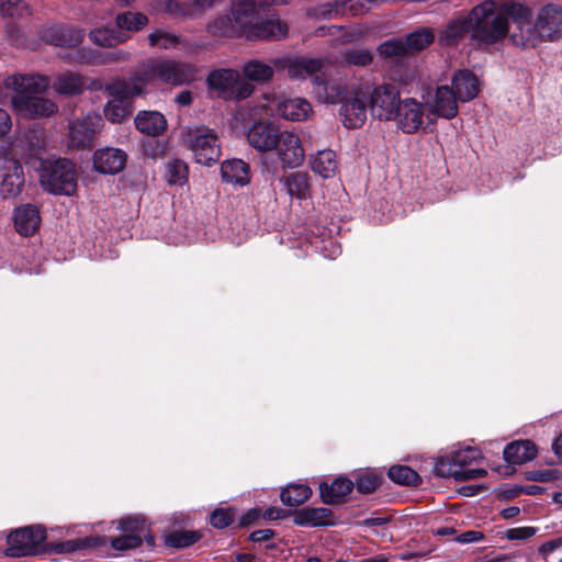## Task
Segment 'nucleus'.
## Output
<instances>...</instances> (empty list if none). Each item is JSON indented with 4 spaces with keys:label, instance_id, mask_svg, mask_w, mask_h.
I'll use <instances>...</instances> for the list:
<instances>
[{
    "label": "nucleus",
    "instance_id": "c9c22d12",
    "mask_svg": "<svg viewBox=\"0 0 562 562\" xmlns=\"http://www.w3.org/2000/svg\"><path fill=\"white\" fill-rule=\"evenodd\" d=\"M222 178L225 182L247 184L249 182V166L241 159L226 160L221 166Z\"/></svg>",
    "mask_w": 562,
    "mask_h": 562
},
{
    "label": "nucleus",
    "instance_id": "6e6d98bb",
    "mask_svg": "<svg viewBox=\"0 0 562 562\" xmlns=\"http://www.w3.org/2000/svg\"><path fill=\"white\" fill-rule=\"evenodd\" d=\"M345 63L355 66H368L371 64L373 56L369 49H349L342 54Z\"/></svg>",
    "mask_w": 562,
    "mask_h": 562
},
{
    "label": "nucleus",
    "instance_id": "473e14b6",
    "mask_svg": "<svg viewBox=\"0 0 562 562\" xmlns=\"http://www.w3.org/2000/svg\"><path fill=\"white\" fill-rule=\"evenodd\" d=\"M117 529L123 533L138 536L139 543L146 541L149 547L155 546V537L150 533L149 525L142 517H125L117 520Z\"/></svg>",
    "mask_w": 562,
    "mask_h": 562
},
{
    "label": "nucleus",
    "instance_id": "ddd939ff",
    "mask_svg": "<svg viewBox=\"0 0 562 562\" xmlns=\"http://www.w3.org/2000/svg\"><path fill=\"white\" fill-rule=\"evenodd\" d=\"M102 127V119L94 113L87 114L81 120L69 123V146L86 148L92 145L95 134Z\"/></svg>",
    "mask_w": 562,
    "mask_h": 562
},
{
    "label": "nucleus",
    "instance_id": "5701e85b",
    "mask_svg": "<svg viewBox=\"0 0 562 562\" xmlns=\"http://www.w3.org/2000/svg\"><path fill=\"white\" fill-rule=\"evenodd\" d=\"M289 27L285 22L279 19H268L258 21L251 29L247 31L248 40H272L279 41L286 36Z\"/></svg>",
    "mask_w": 562,
    "mask_h": 562
},
{
    "label": "nucleus",
    "instance_id": "774afa93",
    "mask_svg": "<svg viewBox=\"0 0 562 562\" xmlns=\"http://www.w3.org/2000/svg\"><path fill=\"white\" fill-rule=\"evenodd\" d=\"M12 127V120L10 114L3 110L0 109V137H3L7 135Z\"/></svg>",
    "mask_w": 562,
    "mask_h": 562
},
{
    "label": "nucleus",
    "instance_id": "4d7b16f0",
    "mask_svg": "<svg viewBox=\"0 0 562 562\" xmlns=\"http://www.w3.org/2000/svg\"><path fill=\"white\" fill-rule=\"evenodd\" d=\"M110 544L114 550L117 551L132 550L140 546L138 536H131L123 532L119 537L111 538Z\"/></svg>",
    "mask_w": 562,
    "mask_h": 562
},
{
    "label": "nucleus",
    "instance_id": "a19ab883",
    "mask_svg": "<svg viewBox=\"0 0 562 562\" xmlns=\"http://www.w3.org/2000/svg\"><path fill=\"white\" fill-rule=\"evenodd\" d=\"M312 490L305 484H291L281 491V502L286 506H299L310 498Z\"/></svg>",
    "mask_w": 562,
    "mask_h": 562
},
{
    "label": "nucleus",
    "instance_id": "69168bd1",
    "mask_svg": "<svg viewBox=\"0 0 562 562\" xmlns=\"http://www.w3.org/2000/svg\"><path fill=\"white\" fill-rule=\"evenodd\" d=\"M484 538L483 532L476 530H469L457 535L453 540L458 543H475Z\"/></svg>",
    "mask_w": 562,
    "mask_h": 562
},
{
    "label": "nucleus",
    "instance_id": "cd10ccee",
    "mask_svg": "<svg viewBox=\"0 0 562 562\" xmlns=\"http://www.w3.org/2000/svg\"><path fill=\"white\" fill-rule=\"evenodd\" d=\"M274 67L273 59L268 64L261 59L252 58L244 64L241 71L245 80L250 83H267L274 76Z\"/></svg>",
    "mask_w": 562,
    "mask_h": 562
},
{
    "label": "nucleus",
    "instance_id": "412c9836",
    "mask_svg": "<svg viewBox=\"0 0 562 562\" xmlns=\"http://www.w3.org/2000/svg\"><path fill=\"white\" fill-rule=\"evenodd\" d=\"M126 158L127 156L124 150L106 147L94 153L93 166L101 173L115 175L123 170Z\"/></svg>",
    "mask_w": 562,
    "mask_h": 562
},
{
    "label": "nucleus",
    "instance_id": "e2e57ef3",
    "mask_svg": "<svg viewBox=\"0 0 562 562\" xmlns=\"http://www.w3.org/2000/svg\"><path fill=\"white\" fill-rule=\"evenodd\" d=\"M165 11L175 16L188 18L192 15L191 11L177 0H168L165 4Z\"/></svg>",
    "mask_w": 562,
    "mask_h": 562
},
{
    "label": "nucleus",
    "instance_id": "2f4dec72",
    "mask_svg": "<svg viewBox=\"0 0 562 562\" xmlns=\"http://www.w3.org/2000/svg\"><path fill=\"white\" fill-rule=\"evenodd\" d=\"M469 36L472 43V27L470 26L469 14L458 18L446 26L440 33V42L445 45H457L464 37Z\"/></svg>",
    "mask_w": 562,
    "mask_h": 562
},
{
    "label": "nucleus",
    "instance_id": "e433bc0d",
    "mask_svg": "<svg viewBox=\"0 0 562 562\" xmlns=\"http://www.w3.org/2000/svg\"><path fill=\"white\" fill-rule=\"evenodd\" d=\"M312 170L324 179L333 178L337 170L338 164L335 151L330 149L319 150L312 159Z\"/></svg>",
    "mask_w": 562,
    "mask_h": 562
},
{
    "label": "nucleus",
    "instance_id": "6e6552de",
    "mask_svg": "<svg viewBox=\"0 0 562 562\" xmlns=\"http://www.w3.org/2000/svg\"><path fill=\"white\" fill-rule=\"evenodd\" d=\"M46 539V531L42 526H26L10 532L7 537L8 557L20 558L36 554Z\"/></svg>",
    "mask_w": 562,
    "mask_h": 562
},
{
    "label": "nucleus",
    "instance_id": "7c9ffc66",
    "mask_svg": "<svg viewBox=\"0 0 562 562\" xmlns=\"http://www.w3.org/2000/svg\"><path fill=\"white\" fill-rule=\"evenodd\" d=\"M333 513L325 507H305L299 510L293 518L296 526L319 527L331 524Z\"/></svg>",
    "mask_w": 562,
    "mask_h": 562
},
{
    "label": "nucleus",
    "instance_id": "39448f33",
    "mask_svg": "<svg viewBox=\"0 0 562 562\" xmlns=\"http://www.w3.org/2000/svg\"><path fill=\"white\" fill-rule=\"evenodd\" d=\"M149 85L159 80L167 85L182 86L195 77V67L175 59H153L143 64Z\"/></svg>",
    "mask_w": 562,
    "mask_h": 562
},
{
    "label": "nucleus",
    "instance_id": "603ef678",
    "mask_svg": "<svg viewBox=\"0 0 562 562\" xmlns=\"http://www.w3.org/2000/svg\"><path fill=\"white\" fill-rule=\"evenodd\" d=\"M381 484V476L374 473H362L356 477L353 486L361 494H371Z\"/></svg>",
    "mask_w": 562,
    "mask_h": 562
},
{
    "label": "nucleus",
    "instance_id": "f8f14e48",
    "mask_svg": "<svg viewBox=\"0 0 562 562\" xmlns=\"http://www.w3.org/2000/svg\"><path fill=\"white\" fill-rule=\"evenodd\" d=\"M424 116L425 104L414 98H405L401 100L393 121L403 133L413 134L422 128Z\"/></svg>",
    "mask_w": 562,
    "mask_h": 562
},
{
    "label": "nucleus",
    "instance_id": "f3484780",
    "mask_svg": "<svg viewBox=\"0 0 562 562\" xmlns=\"http://www.w3.org/2000/svg\"><path fill=\"white\" fill-rule=\"evenodd\" d=\"M276 68L286 69L288 76L291 79H305L307 77L318 76L322 70L323 64L319 59L315 58H293L288 59L284 57L273 58Z\"/></svg>",
    "mask_w": 562,
    "mask_h": 562
},
{
    "label": "nucleus",
    "instance_id": "f257e3e1",
    "mask_svg": "<svg viewBox=\"0 0 562 562\" xmlns=\"http://www.w3.org/2000/svg\"><path fill=\"white\" fill-rule=\"evenodd\" d=\"M472 27V45L488 48L501 42L508 33V18L522 22L530 10L520 3L497 4L493 0L475 5L469 13Z\"/></svg>",
    "mask_w": 562,
    "mask_h": 562
},
{
    "label": "nucleus",
    "instance_id": "052dcab7",
    "mask_svg": "<svg viewBox=\"0 0 562 562\" xmlns=\"http://www.w3.org/2000/svg\"><path fill=\"white\" fill-rule=\"evenodd\" d=\"M559 476V470L552 468L532 470L526 473L527 480L535 482H552L555 481Z\"/></svg>",
    "mask_w": 562,
    "mask_h": 562
},
{
    "label": "nucleus",
    "instance_id": "c85d7f7f",
    "mask_svg": "<svg viewBox=\"0 0 562 562\" xmlns=\"http://www.w3.org/2000/svg\"><path fill=\"white\" fill-rule=\"evenodd\" d=\"M278 114L289 121H304L312 113L311 103L302 98H291L278 104Z\"/></svg>",
    "mask_w": 562,
    "mask_h": 562
},
{
    "label": "nucleus",
    "instance_id": "4468645a",
    "mask_svg": "<svg viewBox=\"0 0 562 562\" xmlns=\"http://www.w3.org/2000/svg\"><path fill=\"white\" fill-rule=\"evenodd\" d=\"M40 37L49 45L75 47L82 42L83 31L74 26L49 24L41 29Z\"/></svg>",
    "mask_w": 562,
    "mask_h": 562
},
{
    "label": "nucleus",
    "instance_id": "a878e982",
    "mask_svg": "<svg viewBox=\"0 0 562 562\" xmlns=\"http://www.w3.org/2000/svg\"><path fill=\"white\" fill-rule=\"evenodd\" d=\"M134 123L137 131L153 137L161 135L167 128V120L158 111H139Z\"/></svg>",
    "mask_w": 562,
    "mask_h": 562
},
{
    "label": "nucleus",
    "instance_id": "3c124183",
    "mask_svg": "<svg viewBox=\"0 0 562 562\" xmlns=\"http://www.w3.org/2000/svg\"><path fill=\"white\" fill-rule=\"evenodd\" d=\"M150 46L169 49L179 44V37L176 34L169 33L165 30H156L148 35Z\"/></svg>",
    "mask_w": 562,
    "mask_h": 562
},
{
    "label": "nucleus",
    "instance_id": "9d476101",
    "mask_svg": "<svg viewBox=\"0 0 562 562\" xmlns=\"http://www.w3.org/2000/svg\"><path fill=\"white\" fill-rule=\"evenodd\" d=\"M147 86H149V81L142 65L128 78L115 79L106 83L104 91L111 98H119L132 103L134 98L145 94Z\"/></svg>",
    "mask_w": 562,
    "mask_h": 562
},
{
    "label": "nucleus",
    "instance_id": "de8ad7c7",
    "mask_svg": "<svg viewBox=\"0 0 562 562\" xmlns=\"http://www.w3.org/2000/svg\"><path fill=\"white\" fill-rule=\"evenodd\" d=\"M201 538V533L198 531H191V530H180V531H173L170 532L166 537V544L171 548H187L196 541H199Z\"/></svg>",
    "mask_w": 562,
    "mask_h": 562
},
{
    "label": "nucleus",
    "instance_id": "09e8293b",
    "mask_svg": "<svg viewBox=\"0 0 562 562\" xmlns=\"http://www.w3.org/2000/svg\"><path fill=\"white\" fill-rule=\"evenodd\" d=\"M165 177L169 184H183L188 178V167L186 162L173 159L166 165Z\"/></svg>",
    "mask_w": 562,
    "mask_h": 562
},
{
    "label": "nucleus",
    "instance_id": "f704fd0d",
    "mask_svg": "<svg viewBox=\"0 0 562 562\" xmlns=\"http://www.w3.org/2000/svg\"><path fill=\"white\" fill-rule=\"evenodd\" d=\"M282 183L291 198L306 200L311 196L310 176L303 171L291 172L282 178Z\"/></svg>",
    "mask_w": 562,
    "mask_h": 562
},
{
    "label": "nucleus",
    "instance_id": "0e129e2a",
    "mask_svg": "<svg viewBox=\"0 0 562 562\" xmlns=\"http://www.w3.org/2000/svg\"><path fill=\"white\" fill-rule=\"evenodd\" d=\"M537 529L533 527H517L507 531L509 540H526L536 535Z\"/></svg>",
    "mask_w": 562,
    "mask_h": 562
},
{
    "label": "nucleus",
    "instance_id": "864d4df0",
    "mask_svg": "<svg viewBox=\"0 0 562 562\" xmlns=\"http://www.w3.org/2000/svg\"><path fill=\"white\" fill-rule=\"evenodd\" d=\"M127 53L123 50H119L115 53L108 54L106 56H103L97 52H89V53H80V55L77 57L79 61L99 65L104 64L108 60H117V59H125L127 57Z\"/></svg>",
    "mask_w": 562,
    "mask_h": 562
},
{
    "label": "nucleus",
    "instance_id": "5fc2aeb1",
    "mask_svg": "<svg viewBox=\"0 0 562 562\" xmlns=\"http://www.w3.org/2000/svg\"><path fill=\"white\" fill-rule=\"evenodd\" d=\"M315 36H337L341 40V43H349L353 41L357 35L355 32H349L345 30L342 26L329 25V26H319L314 32Z\"/></svg>",
    "mask_w": 562,
    "mask_h": 562
},
{
    "label": "nucleus",
    "instance_id": "6ab92c4d",
    "mask_svg": "<svg viewBox=\"0 0 562 562\" xmlns=\"http://www.w3.org/2000/svg\"><path fill=\"white\" fill-rule=\"evenodd\" d=\"M458 101L453 89L448 86L437 87L431 99L426 100L431 113L440 117L450 120L458 114Z\"/></svg>",
    "mask_w": 562,
    "mask_h": 562
},
{
    "label": "nucleus",
    "instance_id": "680f3d73",
    "mask_svg": "<svg viewBox=\"0 0 562 562\" xmlns=\"http://www.w3.org/2000/svg\"><path fill=\"white\" fill-rule=\"evenodd\" d=\"M89 546L88 539H76V540H67L58 543L56 546V552L58 553H69L80 550Z\"/></svg>",
    "mask_w": 562,
    "mask_h": 562
},
{
    "label": "nucleus",
    "instance_id": "a211bd4d",
    "mask_svg": "<svg viewBox=\"0 0 562 562\" xmlns=\"http://www.w3.org/2000/svg\"><path fill=\"white\" fill-rule=\"evenodd\" d=\"M539 35L553 41L562 34V7L550 3L541 9L536 24Z\"/></svg>",
    "mask_w": 562,
    "mask_h": 562
},
{
    "label": "nucleus",
    "instance_id": "58836bf2",
    "mask_svg": "<svg viewBox=\"0 0 562 562\" xmlns=\"http://www.w3.org/2000/svg\"><path fill=\"white\" fill-rule=\"evenodd\" d=\"M148 16L142 12L125 11L116 15L115 25L117 31L123 33L124 31L138 32L148 24Z\"/></svg>",
    "mask_w": 562,
    "mask_h": 562
},
{
    "label": "nucleus",
    "instance_id": "4c0bfd02",
    "mask_svg": "<svg viewBox=\"0 0 562 562\" xmlns=\"http://www.w3.org/2000/svg\"><path fill=\"white\" fill-rule=\"evenodd\" d=\"M53 87L59 94L74 95L83 91L85 81L80 75L67 71L57 76Z\"/></svg>",
    "mask_w": 562,
    "mask_h": 562
},
{
    "label": "nucleus",
    "instance_id": "79ce46f5",
    "mask_svg": "<svg viewBox=\"0 0 562 562\" xmlns=\"http://www.w3.org/2000/svg\"><path fill=\"white\" fill-rule=\"evenodd\" d=\"M103 112L109 121L120 123L132 113V103L119 98H111L104 105Z\"/></svg>",
    "mask_w": 562,
    "mask_h": 562
},
{
    "label": "nucleus",
    "instance_id": "ea45409f",
    "mask_svg": "<svg viewBox=\"0 0 562 562\" xmlns=\"http://www.w3.org/2000/svg\"><path fill=\"white\" fill-rule=\"evenodd\" d=\"M92 43L98 46L111 47L115 44L123 43L128 36L113 27H98L89 33Z\"/></svg>",
    "mask_w": 562,
    "mask_h": 562
},
{
    "label": "nucleus",
    "instance_id": "8fccbe9b",
    "mask_svg": "<svg viewBox=\"0 0 562 562\" xmlns=\"http://www.w3.org/2000/svg\"><path fill=\"white\" fill-rule=\"evenodd\" d=\"M378 52L384 58H400L408 53L404 40L401 38L383 42L379 45Z\"/></svg>",
    "mask_w": 562,
    "mask_h": 562
},
{
    "label": "nucleus",
    "instance_id": "bb28decb",
    "mask_svg": "<svg viewBox=\"0 0 562 562\" xmlns=\"http://www.w3.org/2000/svg\"><path fill=\"white\" fill-rule=\"evenodd\" d=\"M452 89L461 102L474 99L479 93V80L470 70H460L452 78Z\"/></svg>",
    "mask_w": 562,
    "mask_h": 562
},
{
    "label": "nucleus",
    "instance_id": "37998d69",
    "mask_svg": "<svg viewBox=\"0 0 562 562\" xmlns=\"http://www.w3.org/2000/svg\"><path fill=\"white\" fill-rule=\"evenodd\" d=\"M435 40L434 32L428 27L418 29L406 36L407 52H418L426 48Z\"/></svg>",
    "mask_w": 562,
    "mask_h": 562
},
{
    "label": "nucleus",
    "instance_id": "0eeeda50",
    "mask_svg": "<svg viewBox=\"0 0 562 562\" xmlns=\"http://www.w3.org/2000/svg\"><path fill=\"white\" fill-rule=\"evenodd\" d=\"M187 143L198 164L211 166L218 161L221 144L213 130L206 126L195 127L187 134Z\"/></svg>",
    "mask_w": 562,
    "mask_h": 562
},
{
    "label": "nucleus",
    "instance_id": "b1692460",
    "mask_svg": "<svg viewBox=\"0 0 562 562\" xmlns=\"http://www.w3.org/2000/svg\"><path fill=\"white\" fill-rule=\"evenodd\" d=\"M312 83L314 95L323 103L341 102L347 94L345 87L338 81H326L321 76H315Z\"/></svg>",
    "mask_w": 562,
    "mask_h": 562
},
{
    "label": "nucleus",
    "instance_id": "338daca9",
    "mask_svg": "<svg viewBox=\"0 0 562 562\" xmlns=\"http://www.w3.org/2000/svg\"><path fill=\"white\" fill-rule=\"evenodd\" d=\"M562 547V538H557L553 540H550L548 542H544L539 547V554L544 559L549 560V557L552 552L560 549Z\"/></svg>",
    "mask_w": 562,
    "mask_h": 562
},
{
    "label": "nucleus",
    "instance_id": "4be33fe9",
    "mask_svg": "<svg viewBox=\"0 0 562 562\" xmlns=\"http://www.w3.org/2000/svg\"><path fill=\"white\" fill-rule=\"evenodd\" d=\"M279 131L270 123L255 122L248 130L247 139L258 151L273 150Z\"/></svg>",
    "mask_w": 562,
    "mask_h": 562
},
{
    "label": "nucleus",
    "instance_id": "1a4fd4ad",
    "mask_svg": "<svg viewBox=\"0 0 562 562\" xmlns=\"http://www.w3.org/2000/svg\"><path fill=\"white\" fill-rule=\"evenodd\" d=\"M400 90L390 83H382L373 88L370 93V111L379 121H393L401 105Z\"/></svg>",
    "mask_w": 562,
    "mask_h": 562
},
{
    "label": "nucleus",
    "instance_id": "393cba45",
    "mask_svg": "<svg viewBox=\"0 0 562 562\" xmlns=\"http://www.w3.org/2000/svg\"><path fill=\"white\" fill-rule=\"evenodd\" d=\"M41 224L38 209L33 204H24L14 211V225L19 234L31 236L36 233Z\"/></svg>",
    "mask_w": 562,
    "mask_h": 562
},
{
    "label": "nucleus",
    "instance_id": "72a5a7b5",
    "mask_svg": "<svg viewBox=\"0 0 562 562\" xmlns=\"http://www.w3.org/2000/svg\"><path fill=\"white\" fill-rule=\"evenodd\" d=\"M504 459L512 464H522L531 461L537 456L536 446L529 440H520L508 443L504 451Z\"/></svg>",
    "mask_w": 562,
    "mask_h": 562
},
{
    "label": "nucleus",
    "instance_id": "dca6fc26",
    "mask_svg": "<svg viewBox=\"0 0 562 562\" xmlns=\"http://www.w3.org/2000/svg\"><path fill=\"white\" fill-rule=\"evenodd\" d=\"M266 1L267 0H237L233 3V19L238 29L243 31V35L246 36L247 31L259 21Z\"/></svg>",
    "mask_w": 562,
    "mask_h": 562
},
{
    "label": "nucleus",
    "instance_id": "7ed1b4c3",
    "mask_svg": "<svg viewBox=\"0 0 562 562\" xmlns=\"http://www.w3.org/2000/svg\"><path fill=\"white\" fill-rule=\"evenodd\" d=\"M43 189L56 195H72L77 190V172L67 159L42 160L38 168Z\"/></svg>",
    "mask_w": 562,
    "mask_h": 562
},
{
    "label": "nucleus",
    "instance_id": "aec40b11",
    "mask_svg": "<svg viewBox=\"0 0 562 562\" xmlns=\"http://www.w3.org/2000/svg\"><path fill=\"white\" fill-rule=\"evenodd\" d=\"M0 181V194L2 198H13L21 193L24 184V172L22 165L16 160H5L2 167Z\"/></svg>",
    "mask_w": 562,
    "mask_h": 562
},
{
    "label": "nucleus",
    "instance_id": "f03ea898",
    "mask_svg": "<svg viewBox=\"0 0 562 562\" xmlns=\"http://www.w3.org/2000/svg\"><path fill=\"white\" fill-rule=\"evenodd\" d=\"M3 83L7 90L15 93L11 98V104L19 115L37 119L50 116L57 111L53 101L40 95L49 86L48 77L37 74H14L5 77Z\"/></svg>",
    "mask_w": 562,
    "mask_h": 562
},
{
    "label": "nucleus",
    "instance_id": "2eb2a0df",
    "mask_svg": "<svg viewBox=\"0 0 562 562\" xmlns=\"http://www.w3.org/2000/svg\"><path fill=\"white\" fill-rule=\"evenodd\" d=\"M340 116L347 128L361 127L367 121L366 97L359 91L352 92L348 98L345 97L341 101Z\"/></svg>",
    "mask_w": 562,
    "mask_h": 562
},
{
    "label": "nucleus",
    "instance_id": "9b49d317",
    "mask_svg": "<svg viewBox=\"0 0 562 562\" xmlns=\"http://www.w3.org/2000/svg\"><path fill=\"white\" fill-rule=\"evenodd\" d=\"M278 140L273 150H276L282 165L288 168L301 166L305 158V153L300 137L291 131H282L278 134Z\"/></svg>",
    "mask_w": 562,
    "mask_h": 562
},
{
    "label": "nucleus",
    "instance_id": "c756f323",
    "mask_svg": "<svg viewBox=\"0 0 562 562\" xmlns=\"http://www.w3.org/2000/svg\"><path fill=\"white\" fill-rule=\"evenodd\" d=\"M353 482L347 477H337L331 484L321 483L319 493L325 504H338L352 491Z\"/></svg>",
    "mask_w": 562,
    "mask_h": 562
},
{
    "label": "nucleus",
    "instance_id": "423d86ee",
    "mask_svg": "<svg viewBox=\"0 0 562 562\" xmlns=\"http://www.w3.org/2000/svg\"><path fill=\"white\" fill-rule=\"evenodd\" d=\"M479 457L480 452L471 447L451 451L449 454L438 459L435 470L440 476L451 475L459 480L480 479L486 475L484 469L463 470L464 465L475 461Z\"/></svg>",
    "mask_w": 562,
    "mask_h": 562
},
{
    "label": "nucleus",
    "instance_id": "13d9d810",
    "mask_svg": "<svg viewBox=\"0 0 562 562\" xmlns=\"http://www.w3.org/2000/svg\"><path fill=\"white\" fill-rule=\"evenodd\" d=\"M26 10L22 0H0V13L7 18H19Z\"/></svg>",
    "mask_w": 562,
    "mask_h": 562
},
{
    "label": "nucleus",
    "instance_id": "a18cd8bd",
    "mask_svg": "<svg viewBox=\"0 0 562 562\" xmlns=\"http://www.w3.org/2000/svg\"><path fill=\"white\" fill-rule=\"evenodd\" d=\"M389 477L401 485H416L419 482V475L407 465H393L387 471Z\"/></svg>",
    "mask_w": 562,
    "mask_h": 562
},
{
    "label": "nucleus",
    "instance_id": "49530a36",
    "mask_svg": "<svg viewBox=\"0 0 562 562\" xmlns=\"http://www.w3.org/2000/svg\"><path fill=\"white\" fill-rule=\"evenodd\" d=\"M209 32L215 36H232L235 34H243L233 19V15H225L217 18L209 25Z\"/></svg>",
    "mask_w": 562,
    "mask_h": 562
},
{
    "label": "nucleus",
    "instance_id": "20e7f679",
    "mask_svg": "<svg viewBox=\"0 0 562 562\" xmlns=\"http://www.w3.org/2000/svg\"><path fill=\"white\" fill-rule=\"evenodd\" d=\"M211 91L224 100H244L250 97L255 87L240 77L239 71L232 68H220L207 76Z\"/></svg>",
    "mask_w": 562,
    "mask_h": 562
},
{
    "label": "nucleus",
    "instance_id": "c03bdc74",
    "mask_svg": "<svg viewBox=\"0 0 562 562\" xmlns=\"http://www.w3.org/2000/svg\"><path fill=\"white\" fill-rule=\"evenodd\" d=\"M345 3L334 1L311 8L307 14L316 20H330L344 14Z\"/></svg>",
    "mask_w": 562,
    "mask_h": 562
},
{
    "label": "nucleus",
    "instance_id": "bf43d9fd",
    "mask_svg": "<svg viewBox=\"0 0 562 562\" xmlns=\"http://www.w3.org/2000/svg\"><path fill=\"white\" fill-rule=\"evenodd\" d=\"M234 521V513L231 509L217 508L210 516V524L218 529L228 527Z\"/></svg>",
    "mask_w": 562,
    "mask_h": 562
}]
</instances>
